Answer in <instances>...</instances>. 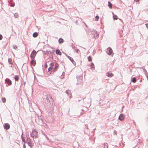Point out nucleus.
Instances as JSON below:
<instances>
[{"label": "nucleus", "instance_id": "nucleus-1", "mask_svg": "<svg viewBox=\"0 0 148 148\" xmlns=\"http://www.w3.org/2000/svg\"><path fill=\"white\" fill-rule=\"evenodd\" d=\"M46 99L48 102H49L51 105L53 106V100L51 97L49 95H47Z\"/></svg>", "mask_w": 148, "mask_h": 148}, {"label": "nucleus", "instance_id": "nucleus-2", "mask_svg": "<svg viewBox=\"0 0 148 148\" xmlns=\"http://www.w3.org/2000/svg\"><path fill=\"white\" fill-rule=\"evenodd\" d=\"M27 140L26 143L28 144V145L30 147H32L33 146V144L32 143L31 140L30 138L29 135H26Z\"/></svg>", "mask_w": 148, "mask_h": 148}, {"label": "nucleus", "instance_id": "nucleus-3", "mask_svg": "<svg viewBox=\"0 0 148 148\" xmlns=\"http://www.w3.org/2000/svg\"><path fill=\"white\" fill-rule=\"evenodd\" d=\"M38 135V132L36 130L34 129L32 131V133L30 134V135L31 137L34 138H36Z\"/></svg>", "mask_w": 148, "mask_h": 148}, {"label": "nucleus", "instance_id": "nucleus-4", "mask_svg": "<svg viewBox=\"0 0 148 148\" xmlns=\"http://www.w3.org/2000/svg\"><path fill=\"white\" fill-rule=\"evenodd\" d=\"M92 34H94L93 37L95 38H97L99 37V34L97 33V32L96 30H93L92 33Z\"/></svg>", "mask_w": 148, "mask_h": 148}, {"label": "nucleus", "instance_id": "nucleus-5", "mask_svg": "<svg viewBox=\"0 0 148 148\" xmlns=\"http://www.w3.org/2000/svg\"><path fill=\"white\" fill-rule=\"evenodd\" d=\"M37 53V52H36V51L34 50H33L30 55V57L32 59H34V58Z\"/></svg>", "mask_w": 148, "mask_h": 148}, {"label": "nucleus", "instance_id": "nucleus-6", "mask_svg": "<svg viewBox=\"0 0 148 148\" xmlns=\"http://www.w3.org/2000/svg\"><path fill=\"white\" fill-rule=\"evenodd\" d=\"M106 52L109 55L112 54V53H113L112 49L110 47L107 48Z\"/></svg>", "mask_w": 148, "mask_h": 148}, {"label": "nucleus", "instance_id": "nucleus-7", "mask_svg": "<svg viewBox=\"0 0 148 148\" xmlns=\"http://www.w3.org/2000/svg\"><path fill=\"white\" fill-rule=\"evenodd\" d=\"M125 116L123 114H121L119 117V119L120 121H122L124 119Z\"/></svg>", "mask_w": 148, "mask_h": 148}, {"label": "nucleus", "instance_id": "nucleus-8", "mask_svg": "<svg viewBox=\"0 0 148 148\" xmlns=\"http://www.w3.org/2000/svg\"><path fill=\"white\" fill-rule=\"evenodd\" d=\"M4 127L7 130H8L10 128V125L8 123H6L4 125Z\"/></svg>", "mask_w": 148, "mask_h": 148}, {"label": "nucleus", "instance_id": "nucleus-9", "mask_svg": "<svg viewBox=\"0 0 148 148\" xmlns=\"http://www.w3.org/2000/svg\"><path fill=\"white\" fill-rule=\"evenodd\" d=\"M5 82L8 84V85H11L12 84L11 81L9 79H6L5 80Z\"/></svg>", "mask_w": 148, "mask_h": 148}, {"label": "nucleus", "instance_id": "nucleus-10", "mask_svg": "<svg viewBox=\"0 0 148 148\" xmlns=\"http://www.w3.org/2000/svg\"><path fill=\"white\" fill-rule=\"evenodd\" d=\"M66 56L68 57V58L70 60V61H71V62L73 64H74V65H75V62L73 60V58H72L71 57H70V56H67V55Z\"/></svg>", "mask_w": 148, "mask_h": 148}, {"label": "nucleus", "instance_id": "nucleus-11", "mask_svg": "<svg viewBox=\"0 0 148 148\" xmlns=\"http://www.w3.org/2000/svg\"><path fill=\"white\" fill-rule=\"evenodd\" d=\"M66 92L68 95L69 97H71V91L70 90H68L66 91Z\"/></svg>", "mask_w": 148, "mask_h": 148}, {"label": "nucleus", "instance_id": "nucleus-12", "mask_svg": "<svg viewBox=\"0 0 148 148\" xmlns=\"http://www.w3.org/2000/svg\"><path fill=\"white\" fill-rule=\"evenodd\" d=\"M31 64L32 65H33L34 66L36 64V61L34 60V59H32V60L31 61Z\"/></svg>", "mask_w": 148, "mask_h": 148}, {"label": "nucleus", "instance_id": "nucleus-13", "mask_svg": "<svg viewBox=\"0 0 148 148\" xmlns=\"http://www.w3.org/2000/svg\"><path fill=\"white\" fill-rule=\"evenodd\" d=\"M59 66V65L57 63H56L55 65V68L54 69V71H56L57 70V69Z\"/></svg>", "mask_w": 148, "mask_h": 148}, {"label": "nucleus", "instance_id": "nucleus-14", "mask_svg": "<svg viewBox=\"0 0 148 148\" xmlns=\"http://www.w3.org/2000/svg\"><path fill=\"white\" fill-rule=\"evenodd\" d=\"M56 53L58 55H61L62 54L61 52L59 50L57 49L56 51Z\"/></svg>", "mask_w": 148, "mask_h": 148}, {"label": "nucleus", "instance_id": "nucleus-15", "mask_svg": "<svg viewBox=\"0 0 148 148\" xmlns=\"http://www.w3.org/2000/svg\"><path fill=\"white\" fill-rule=\"evenodd\" d=\"M107 75L108 77H111L113 76V74L112 73L107 72Z\"/></svg>", "mask_w": 148, "mask_h": 148}, {"label": "nucleus", "instance_id": "nucleus-16", "mask_svg": "<svg viewBox=\"0 0 148 148\" xmlns=\"http://www.w3.org/2000/svg\"><path fill=\"white\" fill-rule=\"evenodd\" d=\"M58 42L59 43H62L64 42L63 39L62 38H60L58 40Z\"/></svg>", "mask_w": 148, "mask_h": 148}, {"label": "nucleus", "instance_id": "nucleus-17", "mask_svg": "<svg viewBox=\"0 0 148 148\" xmlns=\"http://www.w3.org/2000/svg\"><path fill=\"white\" fill-rule=\"evenodd\" d=\"M112 4L110 2H108V6L110 8H112Z\"/></svg>", "mask_w": 148, "mask_h": 148}, {"label": "nucleus", "instance_id": "nucleus-18", "mask_svg": "<svg viewBox=\"0 0 148 148\" xmlns=\"http://www.w3.org/2000/svg\"><path fill=\"white\" fill-rule=\"evenodd\" d=\"M104 148H108V144L107 143H104Z\"/></svg>", "mask_w": 148, "mask_h": 148}, {"label": "nucleus", "instance_id": "nucleus-19", "mask_svg": "<svg viewBox=\"0 0 148 148\" xmlns=\"http://www.w3.org/2000/svg\"><path fill=\"white\" fill-rule=\"evenodd\" d=\"M38 36V34L37 32H35L33 34V36L34 37H36Z\"/></svg>", "mask_w": 148, "mask_h": 148}, {"label": "nucleus", "instance_id": "nucleus-20", "mask_svg": "<svg viewBox=\"0 0 148 148\" xmlns=\"http://www.w3.org/2000/svg\"><path fill=\"white\" fill-rule=\"evenodd\" d=\"M14 16L16 18H18L19 16V14L18 13H16L14 14Z\"/></svg>", "mask_w": 148, "mask_h": 148}, {"label": "nucleus", "instance_id": "nucleus-21", "mask_svg": "<svg viewBox=\"0 0 148 148\" xmlns=\"http://www.w3.org/2000/svg\"><path fill=\"white\" fill-rule=\"evenodd\" d=\"M18 75H16L14 77V79L15 80V81H18Z\"/></svg>", "mask_w": 148, "mask_h": 148}, {"label": "nucleus", "instance_id": "nucleus-22", "mask_svg": "<svg viewBox=\"0 0 148 148\" xmlns=\"http://www.w3.org/2000/svg\"><path fill=\"white\" fill-rule=\"evenodd\" d=\"M21 138H22V139L23 142H24V144H25V138L24 137H23V136L22 135L21 136Z\"/></svg>", "mask_w": 148, "mask_h": 148}, {"label": "nucleus", "instance_id": "nucleus-23", "mask_svg": "<svg viewBox=\"0 0 148 148\" xmlns=\"http://www.w3.org/2000/svg\"><path fill=\"white\" fill-rule=\"evenodd\" d=\"M8 61L10 64H12V60L11 59L9 58L8 59Z\"/></svg>", "mask_w": 148, "mask_h": 148}, {"label": "nucleus", "instance_id": "nucleus-24", "mask_svg": "<svg viewBox=\"0 0 148 148\" xmlns=\"http://www.w3.org/2000/svg\"><path fill=\"white\" fill-rule=\"evenodd\" d=\"M132 81L133 83H135L136 82V78L134 77L132 79Z\"/></svg>", "mask_w": 148, "mask_h": 148}, {"label": "nucleus", "instance_id": "nucleus-25", "mask_svg": "<svg viewBox=\"0 0 148 148\" xmlns=\"http://www.w3.org/2000/svg\"><path fill=\"white\" fill-rule=\"evenodd\" d=\"M2 101L3 102V103H5L6 102V99L5 98V97H3L2 98Z\"/></svg>", "mask_w": 148, "mask_h": 148}, {"label": "nucleus", "instance_id": "nucleus-26", "mask_svg": "<svg viewBox=\"0 0 148 148\" xmlns=\"http://www.w3.org/2000/svg\"><path fill=\"white\" fill-rule=\"evenodd\" d=\"M13 49H17L18 47L16 45H13Z\"/></svg>", "mask_w": 148, "mask_h": 148}, {"label": "nucleus", "instance_id": "nucleus-27", "mask_svg": "<svg viewBox=\"0 0 148 148\" xmlns=\"http://www.w3.org/2000/svg\"><path fill=\"white\" fill-rule=\"evenodd\" d=\"M88 61H92V58H91V57L90 56H89L88 57Z\"/></svg>", "mask_w": 148, "mask_h": 148}, {"label": "nucleus", "instance_id": "nucleus-28", "mask_svg": "<svg viewBox=\"0 0 148 148\" xmlns=\"http://www.w3.org/2000/svg\"><path fill=\"white\" fill-rule=\"evenodd\" d=\"M113 18L114 19L116 20L117 18V16L116 15H113Z\"/></svg>", "mask_w": 148, "mask_h": 148}, {"label": "nucleus", "instance_id": "nucleus-29", "mask_svg": "<svg viewBox=\"0 0 148 148\" xmlns=\"http://www.w3.org/2000/svg\"><path fill=\"white\" fill-rule=\"evenodd\" d=\"M99 18V17L98 16H96L95 17V21H97L98 20V19Z\"/></svg>", "mask_w": 148, "mask_h": 148}, {"label": "nucleus", "instance_id": "nucleus-30", "mask_svg": "<svg viewBox=\"0 0 148 148\" xmlns=\"http://www.w3.org/2000/svg\"><path fill=\"white\" fill-rule=\"evenodd\" d=\"M53 67H52L51 66H50L49 68H48V71H51L53 68Z\"/></svg>", "mask_w": 148, "mask_h": 148}, {"label": "nucleus", "instance_id": "nucleus-31", "mask_svg": "<svg viewBox=\"0 0 148 148\" xmlns=\"http://www.w3.org/2000/svg\"><path fill=\"white\" fill-rule=\"evenodd\" d=\"M91 68H94L95 66H94V64L92 63H91Z\"/></svg>", "mask_w": 148, "mask_h": 148}, {"label": "nucleus", "instance_id": "nucleus-32", "mask_svg": "<svg viewBox=\"0 0 148 148\" xmlns=\"http://www.w3.org/2000/svg\"><path fill=\"white\" fill-rule=\"evenodd\" d=\"M54 63H53L52 62L50 64V66H51V67H53V66L54 65Z\"/></svg>", "mask_w": 148, "mask_h": 148}, {"label": "nucleus", "instance_id": "nucleus-33", "mask_svg": "<svg viewBox=\"0 0 148 148\" xmlns=\"http://www.w3.org/2000/svg\"><path fill=\"white\" fill-rule=\"evenodd\" d=\"M55 71H54V70L53 69V71H51L50 72V74H53L54 73V72H55Z\"/></svg>", "mask_w": 148, "mask_h": 148}, {"label": "nucleus", "instance_id": "nucleus-34", "mask_svg": "<svg viewBox=\"0 0 148 148\" xmlns=\"http://www.w3.org/2000/svg\"><path fill=\"white\" fill-rule=\"evenodd\" d=\"M44 135L45 136L46 138L47 139V140H49V138L46 135L44 134Z\"/></svg>", "mask_w": 148, "mask_h": 148}, {"label": "nucleus", "instance_id": "nucleus-35", "mask_svg": "<svg viewBox=\"0 0 148 148\" xmlns=\"http://www.w3.org/2000/svg\"><path fill=\"white\" fill-rule=\"evenodd\" d=\"M40 122H41V123H42V124H44V125H43L44 126H45L46 125H46V124H44V123H43V121L41 119V120H40Z\"/></svg>", "mask_w": 148, "mask_h": 148}, {"label": "nucleus", "instance_id": "nucleus-36", "mask_svg": "<svg viewBox=\"0 0 148 148\" xmlns=\"http://www.w3.org/2000/svg\"><path fill=\"white\" fill-rule=\"evenodd\" d=\"M77 53H79V52H80V51L79 49H76L75 51Z\"/></svg>", "mask_w": 148, "mask_h": 148}, {"label": "nucleus", "instance_id": "nucleus-37", "mask_svg": "<svg viewBox=\"0 0 148 148\" xmlns=\"http://www.w3.org/2000/svg\"><path fill=\"white\" fill-rule=\"evenodd\" d=\"M72 48L74 49V51H75L77 47L75 46H73L72 47Z\"/></svg>", "mask_w": 148, "mask_h": 148}, {"label": "nucleus", "instance_id": "nucleus-38", "mask_svg": "<svg viewBox=\"0 0 148 148\" xmlns=\"http://www.w3.org/2000/svg\"><path fill=\"white\" fill-rule=\"evenodd\" d=\"M2 35L0 34V40H1L2 39Z\"/></svg>", "mask_w": 148, "mask_h": 148}, {"label": "nucleus", "instance_id": "nucleus-39", "mask_svg": "<svg viewBox=\"0 0 148 148\" xmlns=\"http://www.w3.org/2000/svg\"><path fill=\"white\" fill-rule=\"evenodd\" d=\"M145 25H146V27L148 29V24H145Z\"/></svg>", "mask_w": 148, "mask_h": 148}, {"label": "nucleus", "instance_id": "nucleus-40", "mask_svg": "<svg viewBox=\"0 0 148 148\" xmlns=\"http://www.w3.org/2000/svg\"><path fill=\"white\" fill-rule=\"evenodd\" d=\"M25 144H24V143L23 146V148H25Z\"/></svg>", "mask_w": 148, "mask_h": 148}, {"label": "nucleus", "instance_id": "nucleus-41", "mask_svg": "<svg viewBox=\"0 0 148 148\" xmlns=\"http://www.w3.org/2000/svg\"><path fill=\"white\" fill-rule=\"evenodd\" d=\"M134 1L136 2H138L139 1V0H134Z\"/></svg>", "mask_w": 148, "mask_h": 148}, {"label": "nucleus", "instance_id": "nucleus-42", "mask_svg": "<svg viewBox=\"0 0 148 148\" xmlns=\"http://www.w3.org/2000/svg\"><path fill=\"white\" fill-rule=\"evenodd\" d=\"M15 5L14 4H12L11 5V6L12 7H14Z\"/></svg>", "mask_w": 148, "mask_h": 148}, {"label": "nucleus", "instance_id": "nucleus-43", "mask_svg": "<svg viewBox=\"0 0 148 148\" xmlns=\"http://www.w3.org/2000/svg\"><path fill=\"white\" fill-rule=\"evenodd\" d=\"M45 67L46 68L47 67V64H45Z\"/></svg>", "mask_w": 148, "mask_h": 148}, {"label": "nucleus", "instance_id": "nucleus-44", "mask_svg": "<svg viewBox=\"0 0 148 148\" xmlns=\"http://www.w3.org/2000/svg\"><path fill=\"white\" fill-rule=\"evenodd\" d=\"M87 125V126H86V128L87 129H88V127L87 126V125Z\"/></svg>", "mask_w": 148, "mask_h": 148}, {"label": "nucleus", "instance_id": "nucleus-45", "mask_svg": "<svg viewBox=\"0 0 148 148\" xmlns=\"http://www.w3.org/2000/svg\"><path fill=\"white\" fill-rule=\"evenodd\" d=\"M147 79H148V76H147Z\"/></svg>", "mask_w": 148, "mask_h": 148}, {"label": "nucleus", "instance_id": "nucleus-46", "mask_svg": "<svg viewBox=\"0 0 148 148\" xmlns=\"http://www.w3.org/2000/svg\"><path fill=\"white\" fill-rule=\"evenodd\" d=\"M85 23V25H86V26H87V25H86V24L85 23Z\"/></svg>", "mask_w": 148, "mask_h": 148}, {"label": "nucleus", "instance_id": "nucleus-47", "mask_svg": "<svg viewBox=\"0 0 148 148\" xmlns=\"http://www.w3.org/2000/svg\"><path fill=\"white\" fill-rule=\"evenodd\" d=\"M63 73H64L63 72V73H62V74H63Z\"/></svg>", "mask_w": 148, "mask_h": 148}, {"label": "nucleus", "instance_id": "nucleus-48", "mask_svg": "<svg viewBox=\"0 0 148 148\" xmlns=\"http://www.w3.org/2000/svg\"><path fill=\"white\" fill-rule=\"evenodd\" d=\"M115 132L116 133V131H114V132Z\"/></svg>", "mask_w": 148, "mask_h": 148}]
</instances>
